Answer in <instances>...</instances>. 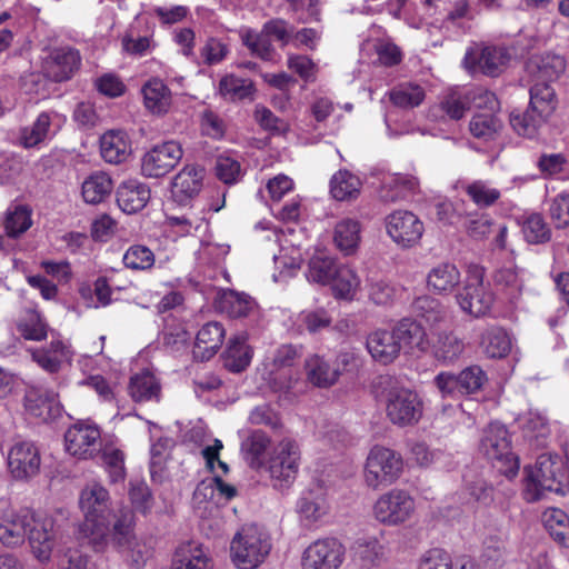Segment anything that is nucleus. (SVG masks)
Wrapping results in <instances>:
<instances>
[{
	"mask_svg": "<svg viewBox=\"0 0 569 569\" xmlns=\"http://www.w3.org/2000/svg\"><path fill=\"white\" fill-rule=\"evenodd\" d=\"M327 511L326 490L319 483L305 490L297 501V512L309 523L319 521Z\"/></svg>",
	"mask_w": 569,
	"mask_h": 569,
	"instance_id": "24",
	"label": "nucleus"
},
{
	"mask_svg": "<svg viewBox=\"0 0 569 569\" xmlns=\"http://www.w3.org/2000/svg\"><path fill=\"white\" fill-rule=\"evenodd\" d=\"M18 331L27 340L41 341L48 336V326L37 311H28L18 323Z\"/></svg>",
	"mask_w": 569,
	"mask_h": 569,
	"instance_id": "56",
	"label": "nucleus"
},
{
	"mask_svg": "<svg viewBox=\"0 0 569 569\" xmlns=\"http://www.w3.org/2000/svg\"><path fill=\"white\" fill-rule=\"evenodd\" d=\"M479 449L500 473L508 478L518 473L519 459L511 450L510 435L502 423L492 422L483 430Z\"/></svg>",
	"mask_w": 569,
	"mask_h": 569,
	"instance_id": "6",
	"label": "nucleus"
},
{
	"mask_svg": "<svg viewBox=\"0 0 569 569\" xmlns=\"http://www.w3.org/2000/svg\"><path fill=\"white\" fill-rule=\"evenodd\" d=\"M219 308L230 318H244L254 312L257 303L246 293L229 291L220 299Z\"/></svg>",
	"mask_w": 569,
	"mask_h": 569,
	"instance_id": "46",
	"label": "nucleus"
},
{
	"mask_svg": "<svg viewBox=\"0 0 569 569\" xmlns=\"http://www.w3.org/2000/svg\"><path fill=\"white\" fill-rule=\"evenodd\" d=\"M523 439L535 448L547 445L550 428L547 418L538 411H529L519 419Z\"/></svg>",
	"mask_w": 569,
	"mask_h": 569,
	"instance_id": "34",
	"label": "nucleus"
},
{
	"mask_svg": "<svg viewBox=\"0 0 569 569\" xmlns=\"http://www.w3.org/2000/svg\"><path fill=\"white\" fill-rule=\"evenodd\" d=\"M24 408L27 412L40 420L48 422L61 416L62 407L58 395L48 389L30 386L24 395Z\"/></svg>",
	"mask_w": 569,
	"mask_h": 569,
	"instance_id": "19",
	"label": "nucleus"
},
{
	"mask_svg": "<svg viewBox=\"0 0 569 569\" xmlns=\"http://www.w3.org/2000/svg\"><path fill=\"white\" fill-rule=\"evenodd\" d=\"M479 346L488 358L501 359L510 352L511 340L502 328L491 326L480 333Z\"/></svg>",
	"mask_w": 569,
	"mask_h": 569,
	"instance_id": "37",
	"label": "nucleus"
},
{
	"mask_svg": "<svg viewBox=\"0 0 569 569\" xmlns=\"http://www.w3.org/2000/svg\"><path fill=\"white\" fill-rule=\"evenodd\" d=\"M129 393L134 401L159 400L160 385L152 373L146 371L130 379Z\"/></svg>",
	"mask_w": 569,
	"mask_h": 569,
	"instance_id": "47",
	"label": "nucleus"
},
{
	"mask_svg": "<svg viewBox=\"0 0 569 569\" xmlns=\"http://www.w3.org/2000/svg\"><path fill=\"white\" fill-rule=\"evenodd\" d=\"M526 472L523 496L528 502L541 499L548 491L563 493V483L568 475L558 455H540L532 468H526Z\"/></svg>",
	"mask_w": 569,
	"mask_h": 569,
	"instance_id": "3",
	"label": "nucleus"
},
{
	"mask_svg": "<svg viewBox=\"0 0 569 569\" xmlns=\"http://www.w3.org/2000/svg\"><path fill=\"white\" fill-rule=\"evenodd\" d=\"M305 370L307 380L318 388L333 386L340 376L339 368H333L325 358L318 355H311L306 359Z\"/></svg>",
	"mask_w": 569,
	"mask_h": 569,
	"instance_id": "33",
	"label": "nucleus"
},
{
	"mask_svg": "<svg viewBox=\"0 0 569 569\" xmlns=\"http://www.w3.org/2000/svg\"><path fill=\"white\" fill-rule=\"evenodd\" d=\"M456 300L462 311L473 317H481L489 312L495 297L483 283V270L481 268L473 267L470 269L462 290L456 295Z\"/></svg>",
	"mask_w": 569,
	"mask_h": 569,
	"instance_id": "9",
	"label": "nucleus"
},
{
	"mask_svg": "<svg viewBox=\"0 0 569 569\" xmlns=\"http://www.w3.org/2000/svg\"><path fill=\"white\" fill-rule=\"evenodd\" d=\"M39 449L30 441L14 443L8 452V468L16 480H29L40 471Z\"/></svg>",
	"mask_w": 569,
	"mask_h": 569,
	"instance_id": "18",
	"label": "nucleus"
},
{
	"mask_svg": "<svg viewBox=\"0 0 569 569\" xmlns=\"http://www.w3.org/2000/svg\"><path fill=\"white\" fill-rule=\"evenodd\" d=\"M32 210L24 204H17L7 210L4 231L10 238H18L32 226Z\"/></svg>",
	"mask_w": 569,
	"mask_h": 569,
	"instance_id": "49",
	"label": "nucleus"
},
{
	"mask_svg": "<svg viewBox=\"0 0 569 569\" xmlns=\"http://www.w3.org/2000/svg\"><path fill=\"white\" fill-rule=\"evenodd\" d=\"M371 357L382 363L393 362L400 355V342L396 339L392 331L376 330L371 332L366 342Z\"/></svg>",
	"mask_w": 569,
	"mask_h": 569,
	"instance_id": "25",
	"label": "nucleus"
},
{
	"mask_svg": "<svg viewBox=\"0 0 569 569\" xmlns=\"http://www.w3.org/2000/svg\"><path fill=\"white\" fill-rule=\"evenodd\" d=\"M204 170L200 166L187 164L171 182V198L179 206H187L202 189Z\"/></svg>",
	"mask_w": 569,
	"mask_h": 569,
	"instance_id": "20",
	"label": "nucleus"
},
{
	"mask_svg": "<svg viewBox=\"0 0 569 569\" xmlns=\"http://www.w3.org/2000/svg\"><path fill=\"white\" fill-rule=\"evenodd\" d=\"M81 64L80 52L69 46L51 49L42 61L47 78L54 82L69 80Z\"/></svg>",
	"mask_w": 569,
	"mask_h": 569,
	"instance_id": "17",
	"label": "nucleus"
},
{
	"mask_svg": "<svg viewBox=\"0 0 569 569\" xmlns=\"http://www.w3.org/2000/svg\"><path fill=\"white\" fill-rule=\"evenodd\" d=\"M392 332L400 342V350L405 349L406 352H426L429 347L426 330L416 320L409 318L400 320Z\"/></svg>",
	"mask_w": 569,
	"mask_h": 569,
	"instance_id": "23",
	"label": "nucleus"
},
{
	"mask_svg": "<svg viewBox=\"0 0 569 569\" xmlns=\"http://www.w3.org/2000/svg\"><path fill=\"white\" fill-rule=\"evenodd\" d=\"M493 281L510 302H515L520 297L523 287V276L517 266L509 263L499 268L495 272Z\"/></svg>",
	"mask_w": 569,
	"mask_h": 569,
	"instance_id": "39",
	"label": "nucleus"
},
{
	"mask_svg": "<svg viewBox=\"0 0 569 569\" xmlns=\"http://www.w3.org/2000/svg\"><path fill=\"white\" fill-rule=\"evenodd\" d=\"M506 541L499 536H490L483 541L481 561L490 569L499 567L506 557Z\"/></svg>",
	"mask_w": 569,
	"mask_h": 569,
	"instance_id": "60",
	"label": "nucleus"
},
{
	"mask_svg": "<svg viewBox=\"0 0 569 569\" xmlns=\"http://www.w3.org/2000/svg\"><path fill=\"white\" fill-rule=\"evenodd\" d=\"M212 560L201 545L188 542L180 546L174 555L172 569H212Z\"/></svg>",
	"mask_w": 569,
	"mask_h": 569,
	"instance_id": "31",
	"label": "nucleus"
},
{
	"mask_svg": "<svg viewBox=\"0 0 569 569\" xmlns=\"http://www.w3.org/2000/svg\"><path fill=\"white\" fill-rule=\"evenodd\" d=\"M487 380V375L480 366L472 365L465 368L458 373L461 396L479 391Z\"/></svg>",
	"mask_w": 569,
	"mask_h": 569,
	"instance_id": "59",
	"label": "nucleus"
},
{
	"mask_svg": "<svg viewBox=\"0 0 569 569\" xmlns=\"http://www.w3.org/2000/svg\"><path fill=\"white\" fill-rule=\"evenodd\" d=\"M59 533L50 516L13 510L0 512V542L7 548H18L28 536L32 555L41 563L50 561Z\"/></svg>",
	"mask_w": 569,
	"mask_h": 569,
	"instance_id": "2",
	"label": "nucleus"
},
{
	"mask_svg": "<svg viewBox=\"0 0 569 569\" xmlns=\"http://www.w3.org/2000/svg\"><path fill=\"white\" fill-rule=\"evenodd\" d=\"M66 450L79 459H90L101 449V432L97 425L79 421L64 435Z\"/></svg>",
	"mask_w": 569,
	"mask_h": 569,
	"instance_id": "14",
	"label": "nucleus"
},
{
	"mask_svg": "<svg viewBox=\"0 0 569 569\" xmlns=\"http://www.w3.org/2000/svg\"><path fill=\"white\" fill-rule=\"evenodd\" d=\"M182 156V147L174 140L156 144L142 157L141 171L149 178L163 177L176 168Z\"/></svg>",
	"mask_w": 569,
	"mask_h": 569,
	"instance_id": "13",
	"label": "nucleus"
},
{
	"mask_svg": "<svg viewBox=\"0 0 569 569\" xmlns=\"http://www.w3.org/2000/svg\"><path fill=\"white\" fill-rule=\"evenodd\" d=\"M32 360L46 372L58 373L72 359L70 346L60 338H52L48 346L30 349Z\"/></svg>",
	"mask_w": 569,
	"mask_h": 569,
	"instance_id": "21",
	"label": "nucleus"
},
{
	"mask_svg": "<svg viewBox=\"0 0 569 569\" xmlns=\"http://www.w3.org/2000/svg\"><path fill=\"white\" fill-rule=\"evenodd\" d=\"M555 109V90L548 81L536 80L530 89L529 108L523 113L512 112L510 123L519 136L532 138Z\"/></svg>",
	"mask_w": 569,
	"mask_h": 569,
	"instance_id": "4",
	"label": "nucleus"
},
{
	"mask_svg": "<svg viewBox=\"0 0 569 569\" xmlns=\"http://www.w3.org/2000/svg\"><path fill=\"white\" fill-rule=\"evenodd\" d=\"M466 192L478 207H490L500 198V191L482 180L468 184Z\"/></svg>",
	"mask_w": 569,
	"mask_h": 569,
	"instance_id": "62",
	"label": "nucleus"
},
{
	"mask_svg": "<svg viewBox=\"0 0 569 569\" xmlns=\"http://www.w3.org/2000/svg\"><path fill=\"white\" fill-rule=\"evenodd\" d=\"M386 229L398 246L410 248L421 239L423 223L411 211L397 210L387 217Z\"/></svg>",
	"mask_w": 569,
	"mask_h": 569,
	"instance_id": "16",
	"label": "nucleus"
},
{
	"mask_svg": "<svg viewBox=\"0 0 569 569\" xmlns=\"http://www.w3.org/2000/svg\"><path fill=\"white\" fill-rule=\"evenodd\" d=\"M549 214L556 228L569 227V192H561L551 199Z\"/></svg>",
	"mask_w": 569,
	"mask_h": 569,
	"instance_id": "64",
	"label": "nucleus"
},
{
	"mask_svg": "<svg viewBox=\"0 0 569 569\" xmlns=\"http://www.w3.org/2000/svg\"><path fill=\"white\" fill-rule=\"evenodd\" d=\"M418 180L410 174L393 173L383 178L379 196L385 202H396L415 192Z\"/></svg>",
	"mask_w": 569,
	"mask_h": 569,
	"instance_id": "35",
	"label": "nucleus"
},
{
	"mask_svg": "<svg viewBox=\"0 0 569 569\" xmlns=\"http://www.w3.org/2000/svg\"><path fill=\"white\" fill-rule=\"evenodd\" d=\"M338 262L325 251H317L308 262L307 279L309 281L327 284L330 281Z\"/></svg>",
	"mask_w": 569,
	"mask_h": 569,
	"instance_id": "45",
	"label": "nucleus"
},
{
	"mask_svg": "<svg viewBox=\"0 0 569 569\" xmlns=\"http://www.w3.org/2000/svg\"><path fill=\"white\" fill-rule=\"evenodd\" d=\"M219 91L226 99L238 101L251 97L254 88L252 81L228 74L220 80Z\"/></svg>",
	"mask_w": 569,
	"mask_h": 569,
	"instance_id": "52",
	"label": "nucleus"
},
{
	"mask_svg": "<svg viewBox=\"0 0 569 569\" xmlns=\"http://www.w3.org/2000/svg\"><path fill=\"white\" fill-rule=\"evenodd\" d=\"M390 101L399 108L412 109L418 107L425 99V90L413 83H403L389 92Z\"/></svg>",
	"mask_w": 569,
	"mask_h": 569,
	"instance_id": "51",
	"label": "nucleus"
},
{
	"mask_svg": "<svg viewBox=\"0 0 569 569\" xmlns=\"http://www.w3.org/2000/svg\"><path fill=\"white\" fill-rule=\"evenodd\" d=\"M527 70L538 81L552 82L565 72L566 61L553 52L536 54L527 62Z\"/></svg>",
	"mask_w": 569,
	"mask_h": 569,
	"instance_id": "27",
	"label": "nucleus"
},
{
	"mask_svg": "<svg viewBox=\"0 0 569 569\" xmlns=\"http://www.w3.org/2000/svg\"><path fill=\"white\" fill-rule=\"evenodd\" d=\"M412 310L418 316L423 318L429 323L440 322L446 311L439 300L430 296H421L412 302Z\"/></svg>",
	"mask_w": 569,
	"mask_h": 569,
	"instance_id": "57",
	"label": "nucleus"
},
{
	"mask_svg": "<svg viewBox=\"0 0 569 569\" xmlns=\"http://www.w3.org/2000/svg\"><path fill=\"white\" fill-rule=\"evenodd\" d=\"M226 331L220 322H208L198 331L193 357L201 361L212 358L221 347Z\"/></svg>",
	"mask_w": 569,
	"mask_h": 569,
	"instance_id": "28",
	"label": "nucleus"
},
{
	"mask_svg": "<svg viewBox=\"0 0 569 569\" xmlns=\"http://www.w3.org/2000/svg\"><path fill=\"white\" fill-rule=\"evenodd\" d=\"M465 351L463 340L453 331H441L432 345L435 359L445 366L455 365Z\"/></svg>",
	"mask_w": 569,
	"mask_h": 569,
	"instance_id": "32",
	"label": "nucleus"
},
{
	"mask_svg": "<svg viewBox=\"0 0 569 569\" xmlns=\"http://www.w3.org/2000/svg\"><path fill=\"white\" fill-rule=\"evenodd\" d=\"M415 512V498L409 491L399 488L380 495L372 506L373 518L387 527H397L408 522Z\"/></svg>",
	"mask_w": 569,
	"mask_h": 569,
	"instance_id": "8",
	"label": "nucleus"
},
{
	"mask_svg": "<svg viewBox=\"0 0 569 569\" xmlns=\"http://www.w3.org/2000/svg\"><path fill=\"white\" fill-rule=\"evenodd\" d=\"M501 122L493 113H479L472 117L469 129L473 137L491 139L500 129Z\"/></svg>",
	"mask_w": 569,
	"mask_h": 569,
	"instance_id": "61",
	"label": "nucleus"
},
{
	"mask_svg": "<svg viewBox=\"0 0 569 569\" xmlns=\"http://www.w3.org/2000/svg\"><path fill=\"white\" fill-rule=\"evenodd\" d=\"M113 183L104 172H94L82 182V197L87 203L97 204L111 193Z\"/></svg>",
	"mask_w": 569,
	"mask_h": 569,
	"instance_id": "42",
	"label": "nucleus"
},
{
	"mask_svg": "<svg viewBox=\"0 0 569 569\" xmlns=\"http://www.w3.org/2000/svg\"><path fill=\"white\" fill-rule=\"evenodd\" d=\"M522 233L529 243L535 244L548 242L551 238V229L539 213H532L526 218Z\"/></svg>",
	"mask_w": 569,
	"mask_h": 569,
	"instance_id": "54",
	"label": "nucleus"
},
{
	"mask_svg": "<svg viewBox=\"0 0 569 569\" xmlns=\"http://www.w3.org/2000/svg\"><path fill=\"white\" fill-rule=\"evenodd\" d=\"M79 507L83 521L77 530V538L94 550L101 551L111 541L119 547L129 546L133 537V511L123 507L113 515L110 527L111 498L109 491L99 482L87 483L79 496Z\"/></svg>",
	"mask_w": 569,
	"mask_h": 569,
	"instance_id": "1",
	"label": "nucleus"
},
{
	"mask_svg": "<svg viewBox=\"0 0 569 569\" xmlns=\"http://www.w3.org/2000/svg\"><path fill=\"white\" fill-rule=\"evenodd\" d=\"M66 120V117L56 110L42 111L31 124L20 129L19 143L26 149L39 147L51 140Z\"/></svg>",
	"mask_w": 569,
	"mask_h": 569,
	"instance_id": "15",
	"label": "nucleus"
},
{
	"mask_svg": "<svg viewBox=\"0 0 569 569\" xmlns=\"http://www.w3.org/2000/svg\"><path fill=\"white\" fill-rule=\"evenodd\" d=\"M124 266L132 270H149L154 264V254L146 246H130L123 254Z\"/></svg>",
	"mask_w": 569,
	"mask_h": 569,
	"instance_id": "58",
	"label": "nucleus"
},
{
	"mask_svg": "<svg viewBox=\"0 0 569 569\" xmlns=\"http://www.w3.org/2000/svg\"><path fill=\"white\" fill-rule=\"evenodd\" d=\"M461 274L455 263L440 262L432 267L427 274L428 288L439 295H447L460 283Z\"/></svg>",
	"mask_w": 569,
	"mask_h": 569,
	"instance_id": "30",
	"label": "nucleus"
},
{
	"mask_svg": "<svg viewBox=\"0 0 569 569\" xmlns=\"http://www.w3.org/2000/svg\"><path fill=\"white\" fill-rule=\"evenodd\" d=\"M252 349L247 345V335L231 338L223 352L224 367L232 372L243 371L251 362Z\"/></svg>",
	"mask_w": 569,
	"mask_h": 569,
	"instance_id": "38",
	"label": "nucleus"
},
{
	"mask_svg": "<svg viewBox=\"0 0 569 569\" xmlns=\"http://www.w3.org/2000/svg\"><path fill=\"white\" fill-rule=\"evenodd\" d=\"M271 550L270 537L256 525L243 526L232 538L230 556L239 569H254Z\"/></svg>",
	"mask_w": 569,
	"mask_h": 569,
	"instance_id": "5",
	"label": "nucleus"
},
{
	"mask_svg": "<svg viewBox=\"0 0 569 569\" xmlns=\"http://www.w3.org/2000/svg\"><path fill=\"white\" fill-rule=\"evenodd\" d=\"M269 445V437L261 430L252 431L251 435L242 441L241 451L251 468L258 469L262 466L263 456Z\"/></svg>",
	"mask_w": 569,
	"mask_h": 569,
	"instance_id": "48",
	"label": "nucleus"
},
{
	"mask_svg": "<svg viewBox=\"0 0 569 569\" xmlns=\"http://www.w3.org/2000/svg\"><path fill=\"white\" fill-rule=\"evenodd\" d=\"M327 284H330L336 298L352 299L360 286V279L349 266L339 263Z\"/></svg>",
	"mask_w": 569,
	"mask_h": 569,
	"instance_id": "40",
	"label": "nucleus"
},
{
	"mask_svg": "<svg viewBox=\"0 0 569 569\" xmlns=\"http://www.w3.org/2000/svg\"><path fill=\"white\" fill-rule=\"evenodd\" d=\"M337 248L345 254H351L358 248L360 241V223L347 218L339 221L333 236Z\"/></svg>",
	"mask_w": 569,
	"mask_h": 569,
	"instance_id": "44",
	"label": "nucleus"
},
{
	"mask_svg": "<svg viewBox=\"0 0 569 569\" xmlns=\"http://www.w3.org/2000/svg\"><path fill=\"white\" fill-rule=\"evenodd\" d=\"M101 450L102 466L109 476L110 482L123 481L126 478L124 455L112 446H104Z\"/></svg>",
	"mask_w": 569,
	"mask_h": 569,
	"instance_id": "53",
	"label": "nucleus"
},
{
	"mask_svg": "<svg viewBox=\"0 0 569 569\" xmlns=\"http://www.w3.org/2000/svg\"><path fill=\"white\" fill-rule=\"evenodd\" d=\"M509 58L505 48L486 47L481 50L477 63L482 73L496 77L502 71Z\"/></svg>",
	"mask_w": 569,
	"mask_h": 569,
	"instance_id": "50",
	"label": "nucleus"
},
{
	"mask_svg": "<svg viewBox=\"0 0 569 569\" xmlns=\"http://www.w3.org/2000/svg\"><path fill=\"white\" fill-rule=\"evenodd\" d=\"M144 107L153 114H163L168 112L172 97L170 89L166 83L157 78L146 82L141 89Z\"/></svg>",
	"mask_w": 569,
	"mask_h": 569,
	"instance_id": "36",
	"label": "nucleus"
},
{
	"mask_svg": "<svg viewBox=\"0 0 569 569\" xmlns=\"http://www.w3.org/2000/svg\"><path fill=\"white\" fill-rule=\"evenodd\" d=\"M101 157L109 163L124 162L131 154V143L126 132L110 130L100 139Z\"/></svg>",
	"mask_w": 569,
	"mask_h": 569,
	"instance_id": "29",
	"label": "nucleus"
},
{
	"mask_svg": "<svg viewBox=\"0 0 569 569\" xmlns=\"http://www.w3.org/2000/svg\"><path fill=\"white\" fill-rule=\"evenodd\" d=\"M353 560L362 568H378L388 560L389 549L378 537L358 538L352 547Z\"/></svg>",
	"mask_w": 569,
	"mask_h": 569,
	"instance_id": "22",
	"label": "nucleus"
},
{
	"mask_svg": "<svg viewBox=\"0 0 569 569\" xmlns=\"http://www.w3.org/2000/svg\"><path fill=\"white\" fill-rule=\"evenodd\" d=\"M300 466V449L296 440L282 439L272 450L268 470L277 487L290 486L296 479Z\"/></svg>",
	"mask_w": 569,
	"mask_h": 569,
	"instance_id": "10",
	"label": "nucleus"
},
{
	"mask_svg": "<svg viewBox=\"0 0 569 569\" xmlns=\"http://www.w3.org/2000/svg\"><path fill=\"white\" fill-rule=\"evenodd\" d=\"M361 187L360 178L348 170H339L330 180V192L339 201L356 199Z\"/></svg>",
	"mask_w": 569,
	"mask_h": 569,
	"instance_id": "41",
	"label": "nucleus"
},
{
	"mask_svg": "<svg viewBox=\"0 0 569 569\" xmlns=\"http://www.w3.org/2000/svg\"><path fill=\"white\" fill-rule=\"evenodd\" d=\"M403 461L399 453L375 446L368 453L365 465V482L371 489H379L395 483L401 476Z\"/></svg>",
	"mask_w": 569,
	"mask_h": 569,
	"instance_id": "7",
	"label": "nucleus"
},
{
	"mask_svg": "<svg viewBox=\"0 0 569 569\" xmlns=\"http://www.w3.org/2000/svg\"><path fill=\"white\" fill-rule=\"evenodd\" d=\"M224 497L226 500L232 499L237 495V489L224 482L220 477L216 476L210 481L200 482L194 490V499L202 501L213 498L214 493Z\"/></svg>",
	"mask_w": 569,
	"mask_h": 569,
	"instance_id": "55",
	"label": "nucleus"
},
{
	"mask_svg": "<svg viewBox=\"0 0 569 569\" xmlns=\"http://www.w3.org/2000/svg\"><path fill=\"white\" fill-rule=\"evenodd\" d=\"M346 547L337 538L311 542L302 552V569H339L346 560Z\"/></svg>",
	"mask_w": 569,
	"mask_h": 569,
	"instance_id": "12",
	"label": "nucleus"
},
{
	"mask_svg": "<svg viewBox=\"0 0 569 569\" xmlns=\"http://www.w3.org/2000/svg\"><path fill=\"white\" fill-rule=\"evenodd\" d=\"M542 521L550 537L562 547H569V517L559 508H549L542 515Z\"/></svg>",
	"mask_w": 569,
	"mask_h": 569,
	"instance_id": "43",
	"label": "nucleus"
},
{
	"mask_svg": "<svg viewBox=\"0 0 569 569\" xmlns=\"http://www.w3.org/2000/svg\"><path fill=\"white\" fill-rule=\"evenodd\" d=\"M149 200V187L138 180L124 181L117 189V203L126 213H136L142 210Z\"/></svg>",
	"mask_w": 569,
	"mask_h": 569,
	"instance_id": "26",
	"label": "nucleus"
},
{
	"mask_svg": "<svg viewBox=\"0 0 569 569\" xmlns=\"http://www.w3.org/2000/svg\"><path fill=\"white\" fill-rule=\"evenodd\" d=\"M386 412L393 425L412 426L422 416V401L416 391L405 387H393L387 393Z\"/></svg>",
	"mask_w": 569,
	"mask_h": 569,
	"instance_id": "11",
	"label": "nucleus"
},
{
	"mask_svg": "<svg viewBox=\"0 0 569 569\" xmlns=\"http://www.w3.org/2000/svg\"><path fill=\"white\" fill-rule=\"evenodd\" d=\"M243 43L248 47L252 54L259 57L262 60H271L274 53L268 36L261 30V32L248 31L242 37Z\"/></svg>",
	"mask_w": 569,
	"mask_h": 569,
	"instance_id": "63",
	"label": "nucleus"
}]
</instances>
